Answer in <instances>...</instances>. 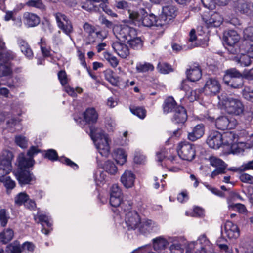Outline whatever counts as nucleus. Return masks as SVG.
<instances>
[{
  "label": "nucleus",
  "mask_w": 253,
  "mask_h": 253,
  "mask_svg": "<svg viewBox=\"0 0 253 253\" xmlns=\"http://www.w3.org/2000/svg\"><path fill=\"white\" fill-rule=\"evenodd\" d=\"M91 137L97 149L103 156L107 157L110 152L109 139L107 135L100 129H91Z\"/></svg>",
  "instance_id": "f257e3e1"
},
{
  "label": "nucleus",
  "mask_w": 253,
  "mask_h": 253,
  "mask_svg": "<svg viewBox=\"0 0 253 253\" xmlns=\"http://www.w3.org/2000/svg\"><path fill=\"white\" fill-rule=\"evenodd\" d=\"M219 99L221 104L227 113L239 115L243 112L244 105L238 98L221 95L219 97Z\"/></svg>",
  "instance_id": "f03ea898"
},
{
  "label": "nucleus",
  "mask_w": 253,
  "mask_h": 253,
  "mask_svg": "<svg viewBox=\"0 0 253 253\" xmlns=\"http://www.w3.org/2000/svg\"><path fill=\"white\" fill-rule=\"evenodd\" d=\"M110 203L112 207H118L119 211H126L131 209V203L123 199L122 190L117 184L112 185L110 191Z\"/></svg>",
  "instance_id": "7ed1b4c3"
},
{
  "label": "nucleus",
  "mask_w": 253,
  "mask_h": 253,
  "mask_svg": "<svg viewBox=\"0 0 253 253\" xmlns=\"http://www.w3.org/2000/svg\"><path fill=\"white\" fill-rule=\"evenodd\" d=\"M113 32L117 39L124 42L130 40L131 37H134L137 35L135 29L127 25L114 26Z\"/></svg>",
  "instance_id": "20e7f679"
},
{
  "label": "nucleus",
  "mask_w": 253,
  "mask_h": 253,
  "mask_svg": "<svg viewBox=\"0 0 253 253\" xmlns=\"http://www.w3.org/2000/svg\"><path fill=\"white\" fill-rule=\"evenodd\" d=\"M177 150L179 157L184 160L191 161L196 156L195 145L187 141L179 143Z\"/></svg>",
  "instance_id": "39448f33"
},
{
  "label": "nucleus",
  "mask_w": 253,
  "mask_h": 253,
  "mask_svg": "<svg viewBox=\"0 0 253 253\" xmlns=\"http://www.w3.org/2000/svg\"><path fill=\"white\" fill-rule=\"evenodd\" d=\"M15 57V54L11 51L0 53V77L8 75L11 73L10 61Z\"/></svg>",
  "instance_id": "423d86ee"
},
{
  "label": "nucleus",
  "mask_w": 253,
  "mask_h": 253,
  "mask_svg": "<svg viewBox=\"0 0 253 253\" xmlns=\"http://www.w3.org/2000/svg\"><path fill=\"white\" fill-rule=\"evenodd\" d=\"M178 240V237H168V238H165L163 236L157 237L152 240L154 250L158 253H164V250L169 244H171L170 246L176 244Z\"/></svg>",
  "instance_id": "0eeeda50"
},
{
  "label": "nucleus",
  "mask_w": 253,
  "mask_h": 253,
  "mask_svg": "<svg viewBox=\"0 0 253 253\" xmlns=\"http://www.w3.org/2000/svg\"><path fill=\"white\" fill-rule=\"evenodd\" d=\"M178 240L176 244H173L171 246H169V253H193L195 249L200 250L198 248V242L196 241H192L187 243L186 247L185 253L184 250L182 248V242L184 240L183 237H178Z\"/></svg>",
  "instance_id": "6e6552de"
},
{
  "label": "nucleus",
  "mask_w": 253,
  "mask_h": 253,
  "mask_svg": "<svg viewBox=\"0 0 253 253\" xmlns=\"http://www.w3.org/2000/svg\"><path fill=\"white\" fill-rule=\"evenodd\" d=\"M208 161L211 166L216 168L211 173V178H214L219 174L225 173L227 165L222 160L217 157L211 156L208 158Z\"/></svg>",
  "instance_id": "1a4fd4ad"
},
{
  "label": "nucleus",
  "mask_w": 253,
  "mask_h": 253,
  "mask_svg": "<svg viewBox=\"0 0 253 253\" xmlns=\"http://www.w3.org/2000/svg\"><path fill=\"white\" fill-rule=\"evenodd\" d=\"M130 209L126 211L125 221L128 230H135L139 228L141 223V219L139 215L135 211Z\"/></svg>",
  "instance_id": "9d476101"
},
{
  "label": "nucleus",
  "mask_w": 253,
  "mask_h": 253,
  "mask_svg": "<svg viewBox=\"0 0 253 253\" xmlns=\"http://www.w3.org/2000/svg\"><path fill=\"white\" fill-rule=\"evenodd\" d=\"M176 14L177 9L174 6L170 5L164 6L159 18V20L161 22L160 24L165 25L169 23L175 17Z\"/></svg>",
  "instance_id": "9b49d317"
},
{
  "label": "nucleus",
  "mask_w": 253,
  "mask_h": 253,
  "mask_svg": "<svg viewBox=\"0 0 253 253\" xmlns=\"http://www.w3.org/2000/svg\"><path fill=\"white\" fill-rule=\"evenodd\" d=\"M215 125L217 128L221 130L233 129L237 125V121L233 117L229 118L226 116H222L216 119Z\"/></svg>",
  "instance_id": "f8f14e48"
},
{
  "label": "nucleus",
  "mask_w": 253,
  "mask_h": 253,
  "mask_svg": "<svg viewBox=\"0 0 253 253\" xmlns=\"http://www.w3.org/2000/svg\"><path fill=\"white\" fill-rule=\"evenodd\" d=\"M139 231L142 234H148L157 232L159 230L158 224L153 220L144 219L140 224Z\"/></svg>",
  "instance_id": "ddd939ff"
},
{
  "label": "nucleus",
  "mask_w": 253,
  "mask_h": 253,
  "mask_svg": "<svg viewBox=\"0 0 253 253\" xmlns=\"http://www.w3.org/2000/svg\"><path fill=\"white\" fill-rule=\"evenodd\" d=\"M220 87V84L216 79L209 78L205 83L203 91L207 95H214L219 92Z\"/></svg>",
  "instance_id": "4468645a"
},
{
  "label": "nucleus",
  "mask_w": 253,
  "mask_h": 253,
  "mask_svg": "<svg viewBox=\"0 0 253 253\" xmlns=\"http://www.w3.org/2000/svg\"><path fill=\"white\" fill-rule=\"evenodd\" d=\"M54 15L58 27L66 34L71 33L73 30L72 25L67 16L59 12L55 14Z\"/></svg>",
  "instance_id": "2eb2a0df"
},
{
  "label": "nucleus",
  "mask_w": 253,
  "mask_h": 253,
  "mask_svg": "<svg viewBox=\"0 0 253 253\" xmlns=\"http://www.w3.org/2000/svg\"><path fill=\"white\" fill-rule=\"evenodd\" d=\"M223 136L217 131H212L209 134L207 143L210 147L217 149L223 145Z\"/></svg>",
  "instance_id": "dca6fc26"
},
{
  "label": "nucleus",
  "mask_w": 253,
  "mask_h": 253,
  "mask_svg": "<svg viewBox=\"0 0 253 253\" xmlns=\"http://www.w3.org/2000/svg\"><path fill=\"white\" fill-rule=\"evenodd\" d=\"M245 50L246 54H241L239 56H235L233 58V60L241 66H248L251 64V59H253V46H251Z\"/></svg>",
  "instance_id": "f3484780"
},
{
  "label": "nucleus",
  "mask_w": 253,
  "mask_h": 253,
  "mask_svg": "<svg viewBox=\"0 0 253 253\" xmlns=\"http://www.w3.org/2000/svg\"><path fill=\"white\" fill-rule=\"evenodd\" d=\"M108 0H87L82 5V8L90 12L98 11L99 7L103 8Z\"/></svg>",
  "instance_id": "a211bd4d"
},
{
  "label": "nucleus",
  "mask_w": 253,
  "mask_h": 253,
  "mask_svg": "<svg viewBox=\"0 0 253 253\" xmlns=\"http://www.w3.org/2000/svg\"><path fill=\"white\" fill-rule=\"evenodd\" d=\"M22 21L27 27H33L39 24L40 19L35 13L25 12L23 14Z\"/></svg>",
  "instance_id": "6ab92c4d"
},
{
  "label": "nucleus",
  "mask_w": 253,
  "mask_h": 253,
  "mask_svg": "<svg viewBox=\"0 0 253 253\" xmlns=\"http://www.w3.org/2000/svg\"><path fill=\"white\" fill-rule=\"evenodd\" d=\"M136 179L135 175L130 170H126L122 175L120 181L126 188H132Z\"/></svg>",
  "instance_id": "aec40b11"
},
{
  "label": "nucleus",
  "mask_w": 253,
  "mask_h": 253,
  "mask_svg": "<svg viewBox=\"0 0 253 253\" xmlns=\"http://www.w3.org/2000/svg\"><path fill=\"white\" fill-rule=\"evenodd\" d=\"M226 236L229 239H237L240 236L238 226L230 221H227L224 226Z\"/></svg>",
  "instance_id": "412c9836"
},
{
  "label": "nucleus",
  "mask_w": 253,
  "mask_h": 253,
  "mask_svg": "<svg viewBox=\"0 0 253 253\" xmlns=\"http://www.w3.org/2000/svg\"><path fill=\"white\" fill-rule=\"evenodd\" d=\"M112 46L117 54L123 58H126L129 54L128 48L124 43L116 41L112 43Z\"/></svg>",
  "instance_id": "4be33fe9"
},
{
  "label": "nucleus",
  "mask_w": 253,
  "mask_h": 253,
  "mask_svg": "<svg viewBox=\"0 0 253 253\" xmlns=\"http://www.w3.org/2000/svg\"><path fill=\"white\" fill-rule=\"evenodd\" d=\"M16 176L19 184L21 185L30 184L34 180L33 174L26 170H20L16 174Z\"/></svg>",
  "instance_id": "5701e85b"
},
{
  "label": "nucleus",
  "mask_w": 253,
  "mask_h": 253,
  "mask_svg": "<svg viewBox=\"0 0 253 253\" xmlns=\"http://www.w3.org/2000/svg\"><path fill=\"white\" fill-rule=\"evenodd\" d=\"M204 134V126L198 124L195 126L191 131L188 132V139L192 141H195L200 138Z\"/></svg>",
  "instance_id": "b1692460"
},
{
  "label": "nucleus",
  "mask_w": 253,
  "mask_h": 253,
  "mask_svg": "<svg viewBox=\"0 0 253 253\" xmlns=\"http://www.w3.org/2000/svg\"><path fill=\"white\" fill-rule=\"evenodd\" d=\"M239 39V35L234 30H229L224 33V40L227 44L231 47L235 45L238 42Z\"/></svg>",
  "instance_id": "393cba45"
},
{
  "label": "nucleus",
  "mask_w": 253,
  "mask_h": 253,
  "mask_svg": "<svg viewBox=\"0 0 253 253\" xmlns=\"http://www.w3.org/2000/svg\"><path fill=\"white\" fill-rule=\"evenodd\" d=\"M187 119L186 110L181 106H178L175 110L172 120L176 123H183Z\"/></svg>",
  "instance_id": "a878e982"
},
{
  "label": "nucleus",
  "mask_w": 253,
  "mask_h": 253,
  "mask_svg": "<svg viewBox=\"0 0 253 253\" xmlns=\"http://www.w3.org/2000/svg\"><path fill=\"white\" fill-rule=\"evenodd\" d=\"M203 21L209 26L218 27L222 23L223 19L221 15L217 13H214L210 17L206 16L203 17Z\"/></svg>",
  "instance_id": "bb28decb"
},
{
  "label": "nucleus",
  "mask_w": 253,
  "mask_h": 253,
  "mask_svg": "<svg viewBox=\"0 0 253 253\" xmlns=\"http://www.w3.org/2000/svg\"><path fill=\"white\" fill-rule=\"evenodd\" d=\"M98 116L96 110L92 107L87 108L84 113V119L85 122L88 124L96 123Z\"/></svg>",
  "instance_id": "cd10ccee"
},
{
  "label": "nucleus",
  "mask_w": 253,
  "mask_h": 253,
  "mask_svg": "<svg viewBox=\"0 0 253 253\" xmlns=\"http://www.w3.org/2000/svg\"><path fill=\"white\" fill-rule=\"evenodd\" d=\"M253 250V243L249 239H242L240 241L239 248L236 249L237 252L251 253Z\"/></svg>",
  "instance_id": "c85d7f7f"
},
{
  "label": "nucleus",
  "mask_w": 253,
  "mask_h": 253,
  "mask_svg": "<svg viewBox=\"0 0 253 253\" xmlns=\"http://www.w3.org/2000/svg\"><path fill=\"white\" fill-rule=\"evenodd\" d=\"M17 43L21 52L25 56L29 59L32 58L33 56V53L27 42L21 38H18Z\"/></svg>",
  "instance_id": "c756f323"
},
{
  "label": "nucleus",
  "mask_w": 253,
  "mask_h": 253,
  "mask_svg": "<svg viewBox=\"0 0 253 253\" xmlns=\"http://www.w3.org/2000/svg\"><path fill=\"white\" fill-rule=\"evenodd\" d=\"M187 77L191 82L198 81L201 77V71L198 66L191 67L186 71Z\"/></svg>",
  "instance_id": "7c9ffc66"
},
{
  "label": "nucleus",
  "mask_w": 253,
  "mask_h": 253,
  "mask_svg": "<svg viewBox=\"0 0 253 253\" xmlns=\"http://www.w3.org/2000/svg\"><path fill=\"white\" fill-rule=\"evenodd\" d=\"M18 160L19 166L21 169L32 167L35 162L33 159L29 158L27 155L22 153L19 155Z\"/></svg>",
  "instance_id": "2f4dec72"
},
{
  "label": "nucleus",
  "mask_w": 253,
  "mask_h": 253,
  "mask_svg": "<svg viewBox=\"0 0 253 253\" xmlns=\"http://www.w3.org/2000/svg\"><path fill=\"white\" fill-rule=\"evenodd\" d=\"M178 106L177 103L172 97H168L164 101L163 104V110L165 113L175 111Z\"/></svg>",
  "instance_id": "473e14b6"
},
{
  "label": "nucleus",
  "mask_w": 253,
  "mask_h": 253,
  "mask_svg": "<svg viewBox=\"0 0 253 253\" xmlns=\"http://www.w3.org/2000/svg\"><path fill=\"white\" fill-rule=\"evenodd\" d=\"M12 154L9 151H3L0 154V165L9 167H11Z\"/></svg>",
  "instance_id": "72a5a7b5"
},
{
  "label": "nucleus",
  "mask_w": 253,
  "mask_h": 253,
  "mask_svg": "<svg viewBox=\"0 0 253 253\" xmlns=\"http://www.w3.org/2000/svg\"><path fill=\"white\" fill-rule=\"evenodd\" d=\"M196 242H198V244L200 245L199 248L200 250L195 251V253H207L206 247L210 246L211 243L206 236L204 234L200 235Z\"/></svg>",
  "instance_id": "f704fd0d"
},
{
  "label": "nucleus",
  "mask_w": 253,
  "mask_h": 253,
  "mask_svg": "<svg viewBox=\"0 0 253 253\" xmlns=\"http://www.w3.org/2000/svg\"><path fill=\"white\" fill-rule=\"evenodd\" d=\"M114 157L116 162L118 164L122 165L126 161L127 155L123 149L118 148L114 151Z\"/></svg>",
  "instance_id": "c9c22d12"
},
{
  "label": "nucleus",
  "mask_w": 253,
  "mask_h": 253,
  "mask_svg": "<svg viewBox=\"0 0 253 253\" xmlns=\"http://www.w3.org/2000/svg\"><path fill=\"white\" fill-rule=\"evenodd\" d=\"M129 19L135 23V24L139 25L140 24L141 19L143 14H145V10L143 9H140L139 12L128 10Z\"/></svg>",
  "instance_id": "e433bc0d"
},
{
  "label": "nucleus",
  "mask_w": 253,
  "mask_h": 253,
  "mask_svg": "<svg viewBox=\"0 0 253 253\" xmlns=\"http://www.w3.org/2000/svg\"><path fill=\"white\" fill-rule=\"evenodd\" d=\"M140 23L146 27H151L153 26L156 22V17L153 14H148L145 11V14L141 17Z\"/></svg>",
  "instance_id": "4c0bfd02"
},
{
  "label": "nucleus",
  "mask_w": 253,
  "mask_h": 253,
  "mask_svg": "<svg viewBox=\"0 0 253 253\" xmlns=\"http://www.w3.org/2000/svg\"><path fill=\"white\" fill-rule=\"evenodd\" d=\"M14 237V231L11 228L4 229L0 233V242L6 244L10 241Z\"/></svg>",
  "instance_id": "58836bf2"
},
{
  "label": "nucleus",
  "mask_w": 253,
  "mask_h": 253,
  "mask_svg": "<svg viewBox=\"0 0 253 253\" xmlns=\"http://www.w3.org/2000/svg\"><path fill=\"white\" fill-rule=\"evenodd\" d=\"M223 136V145L231 146L234 142L237 141L238 137L233 132L229 131L224 133Z\"/></svg>",
  "instance_id": "ea45409f"
},
{
  "label": "nucleus",
  "mask_w": 253,
  "mask_h": 253,
  "mask_svg": "<svg viewBox=\"0 0 253 253\" xmlns=\"http://www.w3.org/2000/svg\"><path fill=\"white\" fill-rule=\"evenodd\" d=\"M154 69V66L148 62H139L136 64V70L138 73H144L152 71Z\"/></svg>",
  "instance_id": "a19ab883"
},
{
  "label": "nucleus",
  "mask_w": 253,
  "mask_h": 253,
  "mask_svg": "<svg viewBox=\"0 0 253 253\" xmlns=\"http://www.w3.org/2000/svg\"><path fill=\"white\" fill-rule=\"evenodd\" d=\"M251 5L244 0H239L235 5L236 10L242 13H248Z\"/></svg>",
  "instance_id": "79ce46f5"
},
{
  "label": "nucleus",
  "mask_w": 253,
  "mask_h": 253,
  "mask_svg": "<svg viewBox=\"0 0 253 253\" xmlns=\"http://www.w3.org/2000/svg\"><path fill=\"white\" fill-rule=\"evenodd\" d=\"M230 0H201L202 2L205 7L209 9H213L215 8V4L218 2L221 5H226Z\"/></svg>",
  "instance_id": "37998d69"
},
{
  "label": "nucleus",
  "mask_w": 253,
  "mask_h": 253,
  "mask_svg": "<svg viewBox=\"0 0 253 253\" xmlns=\"http://www.w3.org/2000/svg\"><path fill=\"white\" fill-rule=\"evenodd\" d=\"M189 42L191 43L190 46V48L202 45L203 43L201 41V39L198 38L195 34L194 29H192L189 33Z\"/></svg>",
  "instance_id": "c03bdc74"
},
{
  "label": "nucleus",
  "mask_w": 253,
  "mask_h": 253,
  "mask_svg": "<svg viewBox=\"0 0 253 253\" xmlns=\"http://www.w3.org/2000/svg\"><path fill=\"white\" fill-rule=\"evenodd\" d=\"M237 142L235 141L230 146V152L234 154L242 153L246 148V145L244 143Z\"/></svg>",
  "instance_id": "a18cd8bd"
},
{
  "label": "nucleus",
  "mask_w": 253,
  "mask_h": 253,
  "mask_svg": "<svg viewBox=\"0 0 253 253\" xmlns=\"http://www.w3.org/2000/svg\"><path fill=\"white\" fill-rule=\"evenodd\" d=\"M104 75L106 80L109 82L111 84L114 86L118 85L119 79L118 77L115 76L114 72L108 69L104 71Z\"/></svg>",
  "instance_id": "49530a36"
},
{
  "label": "nucleus",
  "mask_w": 253,
  "mask_h": 253,
  "mask_svg": "<svg viewBox=\"0 0 253 253\" xmlns=\"http://www.w3.org/2000/svg\"><path fill=\"white\" fill-rule=\"evenodd\" d=\"M103 169L111 174H115L117 171V168L111 161H107L103 166Z\"/></svg>",
  "instance_id": "de8ad7c7"
},
{
  "label": "nucleus",
  "mask_w": 253,
  "mask_h": 253,
  "mask_svg": "<svg viewBox=\"0 0 253 253\" xmlns=\"http://www.w3.org/2000/svg\"><path fill=\"white\" fill-rule=\"evenodd\" d=\"M241 76V74L235 68H231L225 71L224 79L226 81L227 78L238 79Z\"/></svg>",
  "instance_id": "09e8293b"
},
{
  "label": "nucleus",
  "mask_w": 253,
  "mask_h": 253,
  "mask_svg": "<svg viewBox=\"0 0 253 253\" xmlns=\"http://www.w3.org/2000/svg\"><path fill=\"white\" fill-rule=\"evenodd\" d=\"M29 199V196L25 192H20L14 198L15 204L21 206L24 204Z\"/></svg>",
  "instance_id": "8fccbe9b"
},
{
  "label": "nucleus",
  "mask_w": 253,
  "mask_h": 253,
  "mask_svg": "<svg viewBox=\"0 0 253 253\" xmlns=\"http://www.w3.org/2000/svg\"><path fill=\"white\" fill-rule=\"evenodd\" d=\"M25 5L28 7H35L41 10L45 9V6L42 0H29Z\"/></svg>",
  "instance_id": "3c124183"
},
{
  "label": "nucleus",
  "mask_w": 253,
  "mask_h": 253,
  "mask_svg": "<svg viewBox=\"0 0 253 253\" xmlns=\"http://www.w3.org/2000/svg\"><path fill=\"white\" fill-rule=\"evenodd\" d=\"M130 111L132 114L138 116L140 119H144L146 116V111L142 107H130Z\"/></svg>",
  "instance_id": "603ef678"
},
{
  "label": "nucleus",
  "mask_w": 253,
  "mask_h": 253,
  "mask_svg": "<svg viewBox=\"0 0 253 253\" xmlns=\"http://www.w3.org/2000/svg\"><path fill=\"white\" fill-rule=\"evenodd\" d=\"M243 38L246 41L253 42V26H249L244 30Z\"/></svg>",
  "instance_id": "864d4df0"
},
{
  "label": "nucleus",
  "mask_w": 253,
  "mask_h": 253,
  "mask_svg": "<svg viewBox=\"0 0 253 253\" xmlns=\"http://www.w3.org/2000/svg\"><path fill=\"white\" fill-rule=\"evenodd\" d=\"M126 42L128 43L129 45L134 49L141 47L142 46V41L140 38L138 37H131L130 40H128Z\"/></svg>",
  "instance_id": "5fc2aeb1"
},
{
  "label": "nucleus",
  "mask_w": 253,
  "mask_h": 253,
  "mask_svg": "<svg viewBox=\"0 0 253 253\" xmlns=\"http://www.w3.org/2000/svg\"><path fill=\"white\" fill-rule=\"evenodd\" d=\"M104 57L113 67H115L118 65V60L117 58L109 53L105 52Z\"/></svg>",
  "instance_id": "6e6d98bb"
},
{
  "label": "nucleus",
  "mask_w": 253,
  "mask_h": 253,
  "mask_svg": "<svg viewBox=\"0 0 253 253\" xmlns=\"http://www.w3.org/2000/svg\"><path fill=\"white\" fill-rule=\"evenodd\" d=\"M9 217L5 209L0 210V223L1 226L5 227L8 222Z\"/></svg>",
  "instance_id": "4d7b16f0"
},
{
  "label": "nucleus",
  "mask_w": 253,
  "mask_h": 253,
  "mask_svg": "<svg viewBox=\"0 0 253 253\" xmlns=\"http://www.w3.org/2000/svg\"><path fill=\"white\" fill-rule=\"evenodd\" d=\"M199 93L200 92L199 90H191L190 89L189 91L185 93V95L190 102H193L198 98Z\"/></svg>",
  "instance_id": "13d9d810"
},
{
  "label": "nucleus",
  "mask_w": 253,
  "mask_h": 253,
  "mask_svg": "<svg viewBox=\"0 0 253 253\" xmlns=\"http://www.w3.org/2000/svg\"><path fill=\"white\" fill-rule=\"evenodd\" d=\"M11 170V168L0 165V181H3Z\"/></svg>",
  "instance_id": "bf43d9fd"
},
{
  "label": "nucleus",
  "mask_w": 253,
  "mask_h": 253,
  "mask_svg": "<svg viewBox=\"0 0 253 253\" xmlns=\"http://www.w3.org/2000/svg\"><path fill=\"white\" fill-rule=\"evenodd\" d=\"M243 96L245 99L253 102V89L245 87L243 90Z\"/></svg>",
  "instance_id": "052dcab7"
},
{
  "label": "nucleus",
  "mask_w": 253,
  "mask_h": 253,
  "mask_svg": "<svg viewBox=\"0 0 253 253\" xmlns=\"http://www.w3.org/2000/svg\"><path fill=\"white\" fill-rule=\"evenodd\" d=\"M239 179L242 182L253 184V176L248 173H241L240 175Z\"/></svg>",
  "instance_id": "680f3d73"
},
{
  "label": "nucleus",
  "mask_w": 253,
  "mask_h": 253,
  "mask_svg": "<svg viewBox=\"0 0 253 253\" xmlns=\"http://www.w3.org/2000/svg\"><path fill=\"white\" fill-rule=\"evenodd\" d=\"M157 68L163 74H167L172 71L170 66L165 63H159Z\"/></svg>",
  "instance_id": "e2e57ef3"
},
{
  "label": "nucleus",
  "mask_w": 253,
  "mask_h": 253,
  "mask_svg": "<svg viewBox=\"0 0 253 253\" xmlns=\"http://www.w3.org/2000/svg\"><path fill=\"white\" fill-rule=\"evenodd\" d=\"M15 141L17 145L22 148H26L27 146V140L25 137L17 136L15 137Z\"/></svg>",
  "instance_id": "0e129e2a"
},
{
  "label": "nucleus",
  "mask_w": 253,
  "mask_h": 253,
  "mask_svg": "<svg viewBox=\"0 0 253 253\" xmlns=\"http://www.w3.org/2000/svg\"><path fill=\"white\" fill-rule=\"evenodd\" d=\"M230 210H237L239 212L244 213L246 211L245 206L242 204H231L228 206Z\"/></svg>",
  "instance_id": "69168bd1"
},
{
  "label": "nucleus",
  "mask_w": 253,
  "mask_h": 253,
  "mask_svg": "<svg viewBox=\"0 0 253 253\" xmlns=\"http://www.w3.org/2000/svg\"><path fill=\"white\" fill-rule=\"evenodd\" d=\"M0 182L4 184L7 189H12L15 186V181L11 180L9 176L6 177V178H4L3 181H1Z\"/></svg>",
  "instance_id": "338daca9"
},
{
  "label": "nucleus",
  "mask_w": 253,
  "mask_h": 253,
  "mask_svg": "<svg viewBox=\"0 0 253 253\" xmlns=\"http://www.w3.org/2000/svg\"><path fill=\"white\" fill-rule=\"evenodd\" d=\"M238 169L241 171L253 170V160L243 164Z\"/></svg>",
  "instance_id": "774afa93"
}]
</instances>
